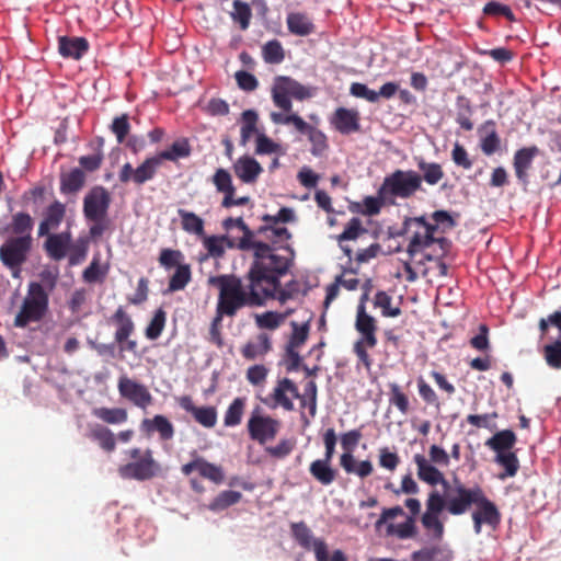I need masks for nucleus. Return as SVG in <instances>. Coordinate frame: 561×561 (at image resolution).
Masks as SVG:
<instances>
[{
  "mask_svg": "<svg viewBox=\"0 0 561 561\" xmlns=\"http://www.w3.org/2000/svg\"><path fill=\"white\" fill-rule=\"evenodd\" d=\"M287 253L276 254L273 249L262 256L260 261L251 262L242 278L243 294L252 295V304L248 308L262 307L268 299H276L282 305L297 298L301 291L298 280L291 279L282 286L280 279L293 267L296 252L294 248H286Z\"/></svg>",
  "mask_w": 561,
  "mask_h": 561,
  "instance_id": "f257e3e1",
  "label": "nucleus"
},
{
  "mask_svg": "<svg viewBox=\"0 0 561 561\" xmlns=\"http://www.w3.org/2000/svg\"><path fill=\"white\" fill-rule=\"evenodd\" d=\"M413 460L417 468V478L421 481L431 486L437 484L442 486V491L435 488L430 491L425 503L426 511L421 517V523L431 534L432 539L442 540L445 527L439 515L447 510L449 501L455 499L463 483L457 477L453 483L448 481L444 473L421 454L414 455Z\"/></svg>",
  "mask_w": 561,
  "mask_h": 561,
  "instance_id": "f03ea898",
  "label": "nucleus"
},
{
  "mask_svg": "<svg viewBox=\"0 0 561 561\" xmlns=\"http://www.w3.org/2000/svg\"><path fill=\"white\" fill-rule=\"evenodd\" d=\"M209 285L218 289L216 313L210 324V341L221 345L220 327L224 318H234L238 312L254 301L252 295L245 296L242 278L236 274H220L208 279Z\"/></svg>",
  "mask_w": 561,
  "mask_h": 561,
  "instance_id": "7ed1b4c3",
  "label": "nucleus"
},
{
  "mask_svg": "<svg viewBox=\"0 0 561 561\" xmlns=\"http://www.w3.org/2000/svg\"><path fill=\"white\" fill-rule=\"evenodd\" d=\"M373 279L367 278L362 284V296L356 310L355 329L359 333V339L353 345V352L357 356L358 362L367 369L370 370L373 366V358L368 350L376 347L377 340V321L366 311V302L369 300V295L373 290Z\"/></svg>",
  "mask_w": 561,
  "mask_h": 561,
  "instance_id": "20e7f679",
  "label": "nucleus"
},
{
  "mask_svg": "<svg viewBox=\"0 0 561 561\" xmlns=\"http://www.w3.org/2000/svg\"><path fill=\"white\" fill-rule=\"evenodd\" d=\"M477 510L472 514H478L486 525L495 527L501 522V513L496 505L485 495L481 486H463L458 490V494L449 501L446 512L454 516L467 513L471 506Z\"/></svg>",
  "mask_w": 561,
  "mask_h": 561,
  "instance_id": "39448f33",
  "label": "nucleus"
},
{
  "mask_svg": "<svg viewBox=\"0 0 561 561\" xmlns=\"http://www.w3.org/2000/svg\"><path fill=\"white\" fill-rule=\"evenodd\" d=\"M295 220V213L289 207H282L274 216L267 214L262 216L264 224L260 227L266 229L262 232V240H265V243L270 249H273L274 253H287L286 248H293L289 244L293 234L286 227L280 226V224H288Z\"/></svg>",
  "mask_w": 561,
  "mask_h": 561,
  "instance_id": "423d86ee",
  "label": "nucleus"
},
{
  "mask_svg": "<svg viewBox=\"0 0 561 561\" xmlns=\"http://www.w3.org/2000/svg\"><path fill=\"white\" fill-rule=\"evenodd\" d=\"M423 191L422 176L414 170L397 169L386 175L380 185V195L397 203V199H409L416 192Z\"/></svg>",
  "mask_w": 561,
  "mask_h": 561,
  "instance_id": "0eeeda50",
  "label": "nucleus"
},
{
  "mask_svg": "<svg viewBox=\"0 0 561 561\" xmlns=\"http://www.w3.org/2000/svg\"><path fill=\"white\" fill-rule=\"evenodd\" d=\"M48 304L49 294L44 285L31 282L21 309L14 319V325L25 328L30 322L41 321L48 310Z\"/></svg>",
  "mask_w": 561,
  "mask_h": 561,
  "instance_id": "6e6552de",
  "label": "nucleus"
},
{
  "mask_svg": "<svg viewBox=\"0 0 561 561\" xmlns=\"http://www.w3.org/2000/svg\"><path fill=\"white\" fill-rule=\"evenodd\" d=\"M130 461L118 467V474L123 479L148 481L160 472V465L153 458L152 450L147 448H131L128 450Z\"/></svg>",
  "mask_w": 561,
  "mask_h": 561,
  "instance_id": "1a4fd4ad",
  "label": "nucleus"
},
{
  "mask_svg": "<svg viewBox=\"0 0 561 561\" xmlns=\"http://www.w3.org/2000/svg\"><path fill=\"white\" fill-rule=\"evenodd\" d=\"M222 227L226 230H230L237 227L242 231V237L236 242V248L242 252H250L252 261L256 262L262 259L272 249L262 240V232L266 229L259 227L257 229H251L242 217L232 218L228 217L222 221Z\"/></svg>",
  "mask_w": 561,
  "mask_h": 561,
  "instance_id": "9d476101",
  "label": "nucleus"
},
{
  "mask_svg": "<svg viewBox=\"0 0 561 561\" xmlns=\"http://www.w3.org/2000/svg\"><path fill=\"white\" fill-rule=\"evenodd\" d=\"M272 100L275 106L286 113L293 108L290 98L304 101L312 98V89L287 76H277L272 85Z\"/></svg>",
  "mask_w": 561,
  "mask_h": 561,
  "instance_id": "9b49d317",
  "label": "nucleus"
},
{
  "mask_svg": "<svg viewBox=\"0 0 561 561\" xmlns=\"http://www.w3.org/2000/svg\"><path fill=\"white\" fill-rule=\"evenodd\" d=\"M360 439L362 432L359 430H351L341 435L340 443L344 453L340 457V466L346 473H353L364 479L373 473L374 467L369 460H362L359 462L355 460L353 454Z\"/></svg>",
  "mask_w": 561,
  "mask_h": 561,
  "instance_id": "f8f14e48",
  "label": "nucleus"
},
{
  "mask_svg": "<svg viewBox=\"0 0 561 561\" xmlns=\"http://www.w3.org/2000/svg\"><path fill=\"white\" fill-rule=\"evenodd\" d=\"M402 228L404 232H409L414 228L407 248V252L411 257L435 242L436 228L430 226L425 216L407 217L403 220Z\"/></svg>",
  "mask_w": 561,
  "mask_h": 561,
  "instance_id": "ddd939ff",
  "label": "nucleus"
},
{
  "mask_svg": "<svg viewBox=\"0 0 561 561\" xmlns=\"http://www.w3.org/2000/svg\"><path fill=\"white\" fill-rule=\"evenodd\" d=\"M247 428L250 438L263 445L276 437L280 422L270 415H264L261 407L257 405L251 412Z\"/></svg>",
  "mask_w": 561,
  "mask_h": 561,
  "instance_id": "4468645a",
  "label": "nucleus"
},
{
  "mask_svg": "<svg viewBox=\"0 0 561 561\" xmlns=\"http://www.w3.org/2000/svg\"><path fill=\"white\" fill-rule=\"evenodd\" d=\"M111 321L116 324L114 340L118 344L121 353L129 352L137 353L138 343L136 340L130 339L135 332V323L125 309L119 306L111 317Z\"/></svg>",
  "mask_w": 561,
  "mask_h": 561,
  "instance_id": "2eb2a0df",
  "label": "nucleus"
},
{
  "mask_svg": "<svg viewBox=\"0 0 561 561\" xmlns=\"http://www.w3.org/2000/svg\"><path fill=\"white\" fill-rule=\"evenodd\" d=\"M32 236L12 237L0 247V260L7 267L22 266L32 249Z\"/></svg>",
  "mask_w": 561,
  "mask_h": 561,
  "instance_id": "dca6fc26",
  "label": "nucleus"
},
{
  "mask_svg": "<svg viewBox=\"0 0 561 561\" xmlns=\"http://www.w3.org/2000/svg\"><path fill=\"white\" fill-rule=\"evenodd\" d=\"M111 194L101 185L93 186L83 198V215L88 221L107 218L111 206Z\"/></svg>",
  "mask_w": 561,
  "mask_h": 561,
  "instance_id": "f3484780",
  "label": "nucleus"
},
{
  "mask_svg": "<svg viewBox=\"0 0 561 561\" xmlns=\"http://www.w3.org/2000/svg\"><path fill=\"white\" fill-rule=\"evenodd\" d=\"M161 165L157 156L146 158L137 168H133L130 163H125L118 173V179L122 183L133 182L137 186H141L148 181H151Z\"/></svg>",
  "mask_w": 561,
  "mask_h": 561,
  "instance_id": "a211bd4d",
  "label": "nucleus"
},
{
  "mask_svg": "<svg viewBox=\"0 0 561 561\" xmlns=\"http://www.w3.org/2000/svg\"><path fill=\"white\" fill-rule=\"evenodd\" d=\"M211 182L218 193L224 194L221 207L231 208L233 206H245L250 203L249 196L236 197V187L232 183L231 174L222 168L215 171Z\"/></svg>",
  "mask_w": 561,
  "mask_h": 561,
  "instance_id": "6ab92c4d",
  "label": "nucleus"
},
{
  "mask_svg": "<svg viewBox=\"0 0 561 561\" xmlns=\"http://www.w3.org/2000/svg\"><path fill=\"white\" fill-rule=\"evenodd\" d=\"M117 388L121 397L142 410H146L152 403V396L148 388L127 376H122L118 379Z\"/></svg>",
  "mask_w": 561,
  "mask_h": 561,
  "instance_id": "aec40b11",
  "label": "nucleus"
},
{
  "mask_svg": "<svg viewBox=\"0 0 561 561\" xmlns=\"http://www.w3.org/2000/svg\"><path fill=\"white\" fill-rule=\"evenodd\" d=\"M300 394L295 382L288 378H283L277 381L276 387L271 394L273 403H270L267 399H261L263 403L272 408L282 407L286 411L294 410L293 399H300Z\"/></svg>",
  "mask_w": 561,
  "mask_h": 561,
  "instance_id": "412c9836",
  "label": "nucleus"
},
{
  "mask_svg": "<svg viewBox=\"0 0 561 561\" xmlns=\"http://www.w3.org/2000/svg\"><path fill=\"white\" fill-rule=\"evenodd\" d=\"M45 237L44 250L48 257L54 261H61L68 254L71 243L72 236L70 230H66L59 233H48Z\"/></svg>",
  "mask_w": 561,
  "mask_h": 561,
  "instance_id": "4be33fe9",
  "label": "nucleus"
},
{
  "mask_svg": "<svg viewBox=\"0 0 561 561\" xmlns=\"http://www.w3.org/2000/svg\"><path fill=\"white\" fill-rule=\"evenodd\" d=\"M180 407L191 413L194 420L204 427L211 428L217 423V410L215 407H196L191 396L179 399Z\"/></svg>",
  "mask_w": 561,
  "mask_h": 561,
  "instance_id": "5701e85b",
  "label": "nucleus"
},
{
  "mask_svg": "<svg viewBox=\"0 0 561 561\" xmlns=\"http://www.w3.org/2000/svg\"><path fill=\"white\" fill-rule=\"evenodd\" d=\"M360 116L357 110L337 107L332 115L331 124L342 135H350L360 130Z\"/></svg>",
  "mask_w": 561,
  "mask_h": 561,
  "instance_id": "b1692460",
  "label": "nucleus"
},
{
  "mask_svg": "<svg viewBox=\"0 0 561 561\" xmlns=\"http://www.w3.org/2000/svg\"><path fill=\"white\" fill-rule=\"evenodd\" d=\"M66 216V206L61 202L55 199L43 213V219L38 225L37 234L44 237L51 230L57 229Z\"/></svg>",
  "mask_w": 561,
  "mask_h": 561,
  "instance_id": "393cba45",
  "label": "nucleus"
},
{
  "mask_svg": "<svg viewBox=\"0 0 561 561\" xmlns=\"http://www.w3.org/2000/svg\"><path fill=\"white\" fill-rule=\"evenodd\" d=\"M233 172L243 183L253 184L263 172L262 165L250 156H241L232 165Z\"/></svg>",
  "mask_w": 561,
  "mask_h": 561,
  "instance_id": "a878e982",
  "label": "nucleus"
},
{
  "mask_svg": "<svg viewBox=\"0 0 561 561\" xmlns=\"http://www.w3.org/2000/svg\"><path fill=\"white\" fill-rule=\"evenodd\" d=\"M89 50V42L84 37L60 36L58 51L65 58L79 60Z\"/></svg>",
  "mask_w": 561,
  "mask_h": 561,
  "instance_id": "bb28decb",
  "label": "nucleus"
},
{
  "mask_svg": "<svg viewBox=\"0 0 561 561\" xmlns=\"http://www.w3.org/2000/svg\"><path fill=\"white\" fill-rule=\"evenodd\" d=\"M368 230L363 226L362 220L357 217H353L346 222L342 233L336 237L341 250L348 257L350 262L353 257V250L348 245H344L343 242L357 240L359 237L366 234Z\"/></svg>",
  "mask_w": 561,
  "mask_h": 561,
  "instance_id": "cd10ccee",
  "label": "nucleus"
},
{
  "mask_svg": "<svg viewBox=\"0 0 561 561\" xmlns=\"http://www.w3.org/2000/svg\"><path fill=\"white\" fill-rule=\"evenodd\" d=\"M140 427L148 435L157 432L161 440H170L174 436V426L164 415L158 414L152 419H144Z\"/></svg>",
  "mask_w": 561,
  "mask_h": 561,
  "instance_id": "c85d7f7f",
  "label": "nucleus"
},
{
  "mask_svg": "<svg viewBox=\"0 0 561 561\" xmlns=\"http://www.w3.org/2000/svg\"><path fill=\"white\" fill-rule=\"evenodd\" d=\"M537 147L522 148L514 154V170L516 178L524 184L528 183V170L531 167L533 160L537 154Z\"/></svg>",
  "mask_w": 561,
  "mask_h": 561,
  "instance_id": "c756f323",
  "label": "nucleus"
},
{
  "mask_svg": "<svg viewBox=\"0 0 561 561\" xmlns=\"http://www.w3.org/2000/svg\"><path fill=\"white\" fill-rule=\"evenodd\" d=\"M453 550L447 545H433L423 547L411 554L412 561H450Z\"/></svg>",
  "mask_w": 561,
  "mask_h": 561,
  "instance_id": "7c9ffc66",
  "label": "nucleus"
},
{
  "mask_svg": "<svg viewBox=\"0 0 561 561\" xmlns=\"http://www.w3.org/2000/svg\"><path fill=\"white\" fill-rule=\"evenodd\" d=\"M272 350V343L266 333H261L254 341H249L241 348L242 356L248 360L263 357Z\"/></svg>",
  "mask_w": 561,
  "mask_h": 561,
  "instance_id": "2f4dec72",
  "label": "nucleus"
},
{
  "mask_svg": "<svg viewBox=\"0 0 561 561\" xmlns=\"http://www.w3.org/2000/svg\"><path fill=\"white\" fill-rule=\"evenodd\" d=\"M331 461L323 458L316 459L309 466L310 474L322 485H330L336 479L337 471L332 468Z\"/></svg>",
  "mask_w": 561,
  "mask_h": 561,
  "instance_id": "473e14b6",
  "label": "nucleus"
},
{
  "mask_svg": "<svg viewBox=\"0 0 561 561\" xmlns=\"http://www.w3.org/2000/svg\"><path fill=\"white\" fill-rule=\"evenodd\" d=\"M516 435L511 430H503L496 432L492 437H490L485 445L492 449L495 454L508 453L512 451V448L516 444Z\"/></svg>",
  "mask_w": 561,
  "mask_h": 561,
  "instance_id": "72a5a7b5",
  "label": "nucleus"
},
{
  "mask_svg": "<svg viewBox=\"0 0 561 561\" xmlns=\"http://www.w3.org/2000/svg\"><path fill=\"white\" fill-rule=\"evenodd\" d=\"M288 31L297 36H307L314 32V24L304 13H289L287 15Z\"/></svg>",
  "mask_w": 561,
  "mask_h": 561,
  "instance_id": "f704fd0d",
  "label": "nucleus"
},
{
  "mask_svg": "<svg viewBox=\"0 0 561 561\" xmlns=\"http://www.w3.org/2000/svg\"><path fill=\"white\" fill-rule=\"evenodd\" d=\"M92 414L100 421L111 425L123 424L128 419L127 410L124 408H94Z\"/></svg>",
  "mask_w": 561,
  "mask_h": 561,
  "instance_id": "c9c22d12",
  "label": "nucleus"
},
{
  "mask_svg": "<svg viewBox=\"0 0 561 561\" xmlns=\"http://www.w3.org/2000/svg\"><path fill=\"white\" fill-rule=\"evenodd\" d=\"M45 196L46 188L42 185H37L23 192L20 204L23 208H31L36 213L45 204Z\"/></svg>",
  "mask_w": 561,
  "mask_h": 561,
  "instance_id": "e433bc0d",
  "label": "nucleus"
},
{
  "mask_svg": "<svg viewBox=\"0 0 561 561\" xmlns=\"http://www.w3.org/2000/svg\"><path fill=\"white\" fill-rule=\"evenodd\" d=\"M192 280V268L188 263L178 266L169 278L168 291L175 293L183 290Z\"/></svg>",
  "mask_w": 561,
  "mask_h": 561,
  "instance_id": "4c0bfd02",
  "label": "nucleus"
},
{
  "mask_svg": "<svg viewBox=\"0 0 561 561\" xmlns=\"http://www.w3.org/2000/svg\"><path fill=\"white\" fill-rule=\"evenodd\" d=\"M394 206L396 202L390 201L389 198L386 199L380 195V187L377 190V196H366L363 199L362 208L357 209L358 213H360L364 216L373 217L377 216L382 206Z\"/></svg>",
  "mask_w": 561,
  "mask_h": 561,
  "instance_id": "58836bf2",
  "label": "nucleus"
},
{
  "mask_svg": "<svg viewBox=\"0 0 561 561\" xmlns=\"http://www.w3.org/2000/svg\"><path fill=\"white\" fill-rule=\"evenodd\" d=\"M191 154V146L186 138L174 141L169 149L158 152L156 156L162 163L163 160L178 161L180 158H186Z\"/></svg>",
  "mask_w": 561,
  "mask_h": 561,
  "instance_id": "ea45409f",
  "label": "nucleus"
},
{
  "mask_svg": "<svg viewBox=\"0 0 561 561\" xmlns=\"http://www.w3.org/2000/svg\"><path fill=\"white\" fill-rule=\"evenodd\" d=\"M494 461L504 468V472L499 474L500 480L513 478L519 470V460L514 451L495 454Z\"/></svg>",
  "mask_w": 561,
  "mask_h": 561,
  "instance_id": "a19ab883",
  "label": "nucleus"
},
{
  "mask_svg": "<svg viewBox=\"0 0 561 561\" xmlns=\"http://www.w3.org/2000/svg\"><path fill=\"white\" fill-rule=\"evenodd\" d=\"M89 437L96 442L99 446L107 453H112L116 448L114 433L102 425H95L90 430Z\"/></svg>",
  "mask_w": 561,
  "mask_h": 561,
  "instance_id": "79ce46f5",
  "label": "nucleus"
},
{
  "mask_svg": "<svg viewBox=\"0 0 561 561\" xmlns=\"http://www.w3.org/2000/svg\"><path fill=\"white\" fill-rule=\"evenodd\" d=\"M85 182V174L81 169H72L62 174L60 179V191L65 194L76 193L81 190Z\"/></svg>",
  "mask_w": 561,
  "mask_h": 561,
  "instance_id": "37998d69",
  "label": "nucleus"
},
{
  "mask_svg": "<svg viewBox=\"0 0 561 561\" xmlns=\"http://www.w3.org/2000/svg\"><path fill=\"white\" fill-rule=\"evenodd\" d=\"M247 407V398L238 397L229 404L225 412L224 424L227 427H234L242 421Z\"/></svg>",
  "mask_w": 561,
  "mask_h": 561,
  "instance_id": "c03bdc74",
  "label": "nucleus"
},
{
  "mask_svg": "<svg viewBox=\"0 0 561 561\" xmlns=\"http://www.w3.org/2000/svg\"><path fill=\"white\" fill-rule=\"evenodd\" d=\"M417 168L422 172V182L432 186L438 184L445 175L442 165L437 162H426L421 159L417 162Z\"/></svg>",
  "mask_w": 561,
  "mask_h": 561,
  "instance_id": "a18cd8bd",
  "label": "nucleus"
},
{
  "mask_svg": "<svg viewBox=\"0 0 561 561\" xmlns=\"http://www.w3.org/2000/svg\"><path fill=\"white\" fill-rule=\"evenodd\" d=\"M204 247L211 257L219 259L224 256L226 248H236V243L226 236H210L204 240Z\"/></svg>",
  "mask_w": 561,
  "mask_h": 561,
  "instance_id": "49530a36",
  "label": "nucleus"
},
{
  "mask_svg": "<svg viewBox=\"0 0 561 561\" xmlns=\"http://www.w3.org/2000/svg\"><path fill=\"white\" fill-rule=\"evenodd\" d=\"M181 218V227L184 231L196 236L204 234V220L193 211L183 208L178 209Z\"/></svg>",
  "mask_w": 561,
  "mask_h": 561,
  "instance_id": "de8ad7c7",
  "label": "nucleus"
},
{
  "mask_svg": "<svg viewBox=\"0 0 561 561\" xmlns=\"http://www.w3.org/2000/svg\"><path fill=\"white\" fill-rule=\"evenodd\" d=\"M457 117L456 122L459 126L469 131L473 128V123L470 119L472 114L471 101L465 95H458L456 99Z\"/></svg>",
  "mask_w": 561,
  "mask_h": 561,
  "instance_id": "09e8293b",
  "label": "nucleus"
},
{
  "mask_svg": "<svg viewBox=\"0 0 561 561\" xmlns=\"http://www.w3.org/2000/svg\"><path fill=\"white\" fill-rule=\"evenodd\" d=\"M33 226L34 219L32 216L28 213L19 211L12 216L9 229L15 237L31 236Z\"/></svg>",
  "mask_w": 561,
  "mask_h": 561,
  "instance_id": "8fccbe9b",
  "label": "nucleus"
},
{
  "mask_svg": "<svg viewBox=\"0 0 561 561\" xmlns=\"http://www.w3.org/2000/svg\"><path fill=\"white\" fill-rule=\"evenodd\" d=\"M290 530L294 539L300 547L306 550H313V541L317 539L313 538L311 529L305 522L293 523L290 525Z\"/></svg>",
  "mask_w": 561,
  "mask_h": 561,
  "instance_id": "3c124183",
  "label": "nucleus"
},
{
  "mask_svg": "<svg viewBox=\"0 0 561 561\" xmlns=\"http://www.w3.org/2000/svg\"><path fill=\"white\" fill-rule=\"evenodd\" d=\"M108 273V265H101L99 257H93L89 266L82 272V279L88 284L103 283Z\"/></svg>",
  "mask_w": 561,
  "mask_h": 561,
  "instance_id": "603ef678",
  "label": "nucleus"
},
{
  "mask_svg": "<svg viewBox=\"0 0 561 561\" xmlns=\"http://www.w3.org/2000/svg\"><path fill=\"white\" fill-rule=\"evenodd\" d=\"M242 125L240 130V142L247 145L251 137L257 131V113L253 110H247L241 115Z\"/></svg>",
  "mask_w": 561,
  "mask_h": 561,
  "instance_id": "864d4df0",
  "label": "nucleus"
},
{
  "mask_svg": "<svg viewBox=\"0 0 561 561\" xmlns=\"http://www.w3.org/2000/svg\"><path fill=\"white\" fill-rule=\"evenodd\" d=\"M392 297L383 291L379 290L376 293L373 305L375 308H379L381 310V316L386 318H396L401 314V309L399 307H392Z\"/></svg>",
  "mask_w": 561,
  "mask_h": 561,
  "instance_id": "5fc2aeb1",
  "label": "nucleus"
},
{
  "mask_svg": "<svg viewBox=\"0 0 561 561\" xmlns=\"http://www.w3.org/2000/svg\"><path fill=\"white\" fill-rule=\"evenodd\" d=\"M158 262L161 267L169 271L184 264L185 255L180 250L163 248L160 250Z\"/></svg>",
  "mask_w": 561,
  "mask_h": 561,
  "instance_id": "6e6d98bb",
  "label": "nucleus"
},
{
  "mask_svg": "<svg viewBox=\"0 0 561 561\" xmlns=\"http://www.w3.org/2000/svg\"><path fill=\"white\" fill-rule=\"evenodd\" d=\"M387 535L397 536L399 539H408L414 537L416 535L415 518L413 516H408L407 519L401 524H388Z\"/></svg>",
  "mask_w": 561,
  "mask_h": 561,
  "instance_id": "4d7b16f0",
  "label": "nucleus"
},
{
  "mask_svg": "<svg viewBox=\"0 0 561 561\" xmlns=\"http://www.w3.org/2000/svg\"><path fill=\"white\" fill-rule=\"evenodd\" d=\"M542 354L550 368L561 369V332L557 340L543 346Z\"/></svg>",
  "mask_w": 561,
  "mask_h": 561,
  "instance_id": "13d9d810",
  "label": "nucleus"
},
{
  "mask_svg": "<svg viewBox=\"0 0 561 561\" xmlns=\"http://www.w3.org/2000/svg\"><path fill=\"white\" fill-rule=\"evenodd\" d=\"M242 494L238 491L226 490L220 492L209 504V510L219 512L240 502Z\"/></svg>",
  "mask_w": 561,
  "mask_h": 561,
  "instance_id": "bf43d9fd",
  "label": "nucleus"
},
{
  "mask_svg": "<svg viewBox=\"0 0 561 561\" xmlns=\"http://www.w3.org/2000/svg\"><path fill=\"white\" fill-rule=\"evenodd\" d=\"M262 56L265 62L277 65L285 59V51L279 41L272 39L262 47Z\"/></svg>",
  "mask_w": 561,
  "mask_h": 561,
  "instance_id": "052dcab7",
  "label": "nucleus"
},
{
  "mask_svg": "<svg viewBox=\"0 0 561 561\" xmlns=\"http://www.w3.org/2000/svg\"><path fill=\"white\" fill-rule=\"evenodd\" d=\"M313 552L317 561H347V557L340 549L334 550L329 558L328 546L323 539L313 541Z\"/></svg>",
  "mask_w": 561,
  "mask_h": 561,
  "instance_id": "680f3d73",
  "label": "nucleus"
},
{
  "mask_svg": "<svg viewBox=\"0 0 561 561\" xmlns=\"http://www.w3.org/2000/svg\"><path fill=\"white\" fill-rule=\"evenodd\" d=\"M252 18V11L248 3L241 0L233 1V12H231V19L239 23L241 30H247L250 25Z\"/></svg>",
  "mask_w": 561,
  "mask_h": 561,
  "instance_id": "e2e57ef3",
  "label": "nucleus"
},
{
  "mask_svg": "<svg viewBox=\"0 0 561 561\" xmlns=\"http://www.w3.org/2000/svg\"><path fill=\"white\" fill-rule=\"evenodd\" d=\"M389 402L394 405L402 414H407L410 410L408 396L401 390V387L396 383H389Z\"/></svg>",
  "mask_w": 561,
  "mask_h": 561,
  "instance_id": "0e129e2a",
  "label": "nucleus"
},
{
  "mask_svg": "<svg viewBox=\"0 0 561 561\" xmlns=\"http://www.w3.org/2000/svg\"><path fill=\"white\" fill-rule=\"evenodd\" d=\"M165 320H167L165 311L162 310L161 308L158 309L154 312L151 321L149 322L148 327L145 330L146 337L149 340H157L161 335V333L164 329Z\"/></svg>",
  "mask_w": 561,
  "mask_h": 561,
  "instance_id": "69168bd1",
  "label": "nucleus"
},
{
  "mask_svg": "<svg viewBox=\"0 0 561 561\" xmlns=\"http://www.w3.org/2000/svg\"><path fill=\"white\" fill-rule=\"evenodd\" d=\"M309 141L311 142L310 152L314 157H321L329 148L328 139L324 133L320 129L312 127L307 134Z\"/></svg>",
  "mask_w": 561,
  "mask_h": 561,
  "instance_id": "338daca9",
  "label": "nucleus"
},
{
  "mask_svg": "<svg viewBox=\"0 0 561 561\" xmlns=\"http://www.w3.org/2000/svg\"><path fill=\"white\" fill-rule=\"evenodd\" d=\"M198 473L204 479H207L216 484H220L225 479L222 468L215 463L208 462L204 458H201Z\"/></svg>",
  "mask_w": 561,
  "mask_h": 561,
  "instance_id": "774afa93",
  "label": "nucleus"
}]
</instances>
